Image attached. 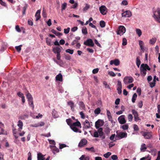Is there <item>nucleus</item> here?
Instances as JSON below:
<instances>
[{"label": "nucleus", "mask_w": 160, "mask_h": 160, "mask_svg": "<svg viewBox=\"0 0 160 160\" xmlns=\"http://www.w3.org/2000/svg\"><path fill=\"white\" fill-rule=\"evenodd\" d=\"M107 115L109 120H112V118L111 112L109 110H107Z\"/></svg>", "instance_id": "obj_31"}, {"label": "nucleus", "mask_w": 160, "mask_h": 160, "mask_svg": "<svg viewBox=\"0 0 160 160\" xmlns=\"http://www.w3.org/2000/svg\"><path fill=\"white\" fill-rule=\"evenodd\" d=\"M105 22L104 21H101L100 22V25L101 28H104L105 26Z\"/></svg>", "instance_id": "obj_42"}, {"label": "nucleus", "mask_w": 160, "mask_h": 160, "mask_svg": "<svg viewBox=\"0 0 160 160\" xmlns=\"http://www.w3.org/2000/svg\"><path fill=\"white\" fill-rule=\"evenodd\" d=\"M67 103L70 106L71 110L73 112L74 111V107L75 106L74 102L72 101H70L68 102Z\"/></svg>", "instance_id": "obj_15"}, {"label": "nucleus", "mask_w": 160, "mask_h": 160, "mask_svg": "<svg viewBox=\"0 0 160 160\" xmlns=\"http://www.w3.org/2000/svg\"><path fill=\"white\" fill-rule=\"evenodd\" d=\"M110 130L108 127H106L105 128L104 131L107 134L109 133L110 132Z\"/></svg>", "instance_id": "obj_57"}, {"label": "nucleus", "mask_w": 160, "mask_h": 160, "mask_svg": "<svg viewBox=\"0 0 160 160\" xmlns=\"http://www.w3.org/2000/svg\"><path fill=\"white\" fill-rule=\"evenodd\" d=\"M28 103L29 106L32 108V109L34 108V106L33 104V102L32 99L28 100Z\"/></svg>", "instance_id": "obj_41"}, {"label": "nucleus", "mask_w": 160, "mask_h": 160, "mask_svg": "<svg viewBox=\"0 0 160 160\" xmlns=\"http://www.w3.org/2000/svg\"><path fill=\"white\" fill-rule=\"evenodd\" d=\"M85 149L89 151H91L92 152H94V149L93 147H92L90 148H86Z\"/></svg>", "instance_id": "obj_54"}, {"label": "nucleus", "mask_w": 160, "mask_h": 160, "mask_svg": "<svg viewBox=\"0 0 160 160\" xmlns=\"http://www.w3.org/2000/svg\"><path fill=\"white\" fill-rule=\"evenodd\" d=\"M132 114L134 116L138 115V114L137 112L134 109L132 110Z\"/></svg>", "instance_id": "obj_58"}, {"label": "nucleus", "mask_w": 160, "mask_h": 160, "mask_svg": "<svg viewBox=\"0 0 160 160\" xmlns=\"http://www.w3.org/2000/svg\"><path fill=\"white\" fill-rule=\"evenodd\" d=\"M122 16L125 18H128L132 16L131 12L129 10L126 11L122 14Z\"/></svg>", "instance_id": "obj_9"}, {"label": "nucleus", "mask_w": 160, "mask_h": 160, "mask_svg": "<svg viewBox=\"0 0 160 160\" xmlns=\"http://www.w3.org/2000/svg\"><path fill=\"white\" fill-rule=\"evenodd\" d=\"M42 16L45 18L47 17L46 11L44 8H43V10L42 11Z\"/></svg>", "instance_id": "obj_51"}, {"label": "nucleus", "mask_w": 160, "mask_h": 160, "mask_svg": "<svg viewBox=\"0 0 160 160\" xmlns=\"http://www.w3.org/2000/svg\"><path fill=\"white\" fill-rule=\"evenodd\" d=\"M111 153L109 152H108L107 153L105 154L103 156L105 158H108L109 157V156L111 155Z\"/></svg>", "instance_id": "obj_55"}, {"label": "nucleus", "mask_w": 160, "mask_h": 160, "mask_svg": "<svg viewBox=\"0 0 160 160\" xmlns=\"http://www.w3.org/2000/svg\"><path fill=\"white\" fill-rule=\"evenodd\" d=\"M128 119L129 121L131 122L132 121L133 119V117L132 115L131 114H128Z\"/></svg>", "instance_id": "obj_46"}, {"label": "nucleus", "mask_w": 160, "mask_h": 160, "mask_svg": "<svg viewBox=\"0 0 160 160\" xmlns=\"http://www.w3.org/2000/svg\"><path fill=\"white\" fill-rule=\"evenodd\" d=\"M120 128L123 130H127L128 129L129 126L128 124L121 125H120Z\"/></svg>", "instance_id": "obj_29"}, {"label": "nucleus", "mask_w": 160, "mask_h": 160, "mask_svg": "<svg viewBox=\"0 0 160 160\" xmlns=\"http://www.w3.org/2000/svg\"><path fill=\"white\" fill-rule=\"evenodd\" d=\"M116 140H119L123 138H125L127 137L128 134L126 132H123L119 130L116 131Z\"/></svg>", "instance_id": "obj_1"}, {"label": "nucleus", "mask_w": 160, "mask_h": 160, "mask_svg": "<svg viewBox=\"0 0 160 160\" xmlns=\"http://www.w3.org/2000/svg\"><path fill=\"white\" fill-rule=\"evenodd\" d=\"M78 105L79 106V108L81 110L84 109L85 106L83 102L82 101H80L78 103Z\"/></svg>", "instance_id": "obj_28"}, {"label": "nucleus", "mask_w": 160, "mask_h": 160, "mask_svg": "<svg viewBox=\"0 0 160 160\" xmlns=\"http://www.w3.org/2000/svg\"><path fill=\"white\" fill-rule=\"evenodd\" d=\"M22 45H20L18 46H16L15 47L16 49L18 52H20L21 49V47H22Z\"/></svg>", "instance_id": "obj_47"}, {"label": "nucleus", "mask_w": 160, "mask_h": 160, "mask_svg": "<svg viewBox=\"0 0 160 160\" xmlns=\"http://www.w3.org/2000/svg\"><path fill=\"white\" fill-rule=\"evenodd\" d=\"M52 51L55 53L58 54L60 53L61 50L59 47H56L53 48Z\"/></svg>", "instance_id": "obj_22"}, {"label": "nucleus", "mask_w": 160, "mask_h": 160, "mask_svg": "<svg viewBox=\"0 0 160 160\" xmlns=\"http://www.w3.org/2000/svg\"><path fill=\"white\" fill-rule=\"evenodd\" d=\"M152 17L156 21L160 23V10L158 9L154 12Z\"/></svg>", "instance_id": "obj_3"}, {"label": "nucleus", "mask_w": 160, "mask_h": 160, "mask_svg": "<svg viewBox=\"0 0 160 160\" xmlns=\"http://www.w3.org/2000/svg\"><path fill=\"white\" fill-rule=\"evenodd\" d=\"M120 63V61L118 59H115L110 61V64L111 65L114 64L116 66H118Z\"/></svg>", "instance_id": "obj_11"}, {"label": "nucleus", "mask_w": 160, "mask_h": 160, "mask_svg": "<svg viewBox=\"0 0 160 160\" xmlns=\"http://www.w3.org/2000/svg\"><path fill=\"white\" fill-rule=\"evenodd\" d=\"M38 127L43 126L45 125V123L43 122H40L36 123Z\"/></svg>", "instance_id": "obj_40"}, {"label": "nucleus", "mask_w": 160, "mask_h": 160, "mask_svg": "<svg viewBox=\"0 0 160 160\" xmlns=\"http://www.w3.org/2000/svg\"><path fill=\"white\" fill-rule=\"evenodd\" d=\"M157 40V38H152L149 40V42L150 44L154 45L156 42Z\"/></svg>", "instance_id": "obj_30"}, {"label": "nucleus", "mask_w": 160, "mask_h": 160, "mask_svg": "<svg viewBox=\"0 0 160 160\" xmlns=\"http://www.w3.org/2000/svg\"><path fill=\"white\" fill-rule=\"evenodd\" d=\"M127 44V40L125 38H124L122 39V45L123 46L126 45Z\"/></svg>", "instance_id": "obj_53"}, {"label": "nucleus", "mask_w": 160, "mask_h": 160, "mask_svg": "<svg viewBox=\"0 0 160 160\" xmlns=\"http://www.w3.org/2000/svg\"><path fill=\"white\" fill-rule=\"evenodd\" d=\"M118 120L119 123L121 124H125L126 122L124 115H122L119 117L118 118Z\"/></svg>", "instance_id": "obj_8"}, {"label": "nucleus", "mask_w": 160, "mask_h": 160, "mask_svg": "<svg viewBox=\"0 0 160 160\" xmlns=\"http://www.w3.org/2000/svg\"><path fill=\"white\" fill-rule=\"evenodd\" d=\"M101 111L100 109L99 108H97L94 111V112L96 114H99L100 113Z\"/></svg>", "instance_id": "obj_45"}, {"label": "nucleus", "mask_w": 160, "mask_h": 160, "mask_svg": "<svg viewBox=\"0 0 160 160\" xmlns=\"http://www.w3.org/2000/svg\"><path fill=\"white\" fill-rule=\"evenodd\" d=\"M52 115L53 117L55 118H57L59 117L58 112L55 109H53L52 110Z\"/></svg>", "instance_id": "obj_20"}, {"label": "nucleus", "mask_w": 160, "mask_h": 160, "mask_svg": "<svg viewBox=\"0 0 160 160\" xmlns=\"http://www.w3.org/2000/svg\"><path fill=\"white\" fill-rule=\"evenodd\" d=\"M48 141L49 142V143L51 144L55 145L56 144V142L55 141L53 140H51L50 139H48Z\"/></svg>", "instance_id": "obj_59"}, {"label": "nucleus", "mask_w": 160, "mask_h": 160, "mask_svg": "<svg viewBox=\"0 0 160 160\" xmlns=\"http://www.w3.org/2000/svg\"><path fill=\"white\" fill-rule=\"evenodd\" d=\"M103 125L102 122L100 120H98L95 122V126L96 128H98Z\"/></svg>", "instance_id": "obj_14"}, {"label": "nucleus", "mask_w": 160, "mask_h": 160, "mask_svg": "<svg viewBox=\"0 0 160 160\" xmlns=\"http://www.w3.org/2000/svg\"><path fill=\"white\" fill-rule=\"evenodd\" d=\"M99 9L101 13L103 15H106L108 12L107 8L104 5H102L100 7Z\"/></svg>", "instance_id": "obj_7"}, {"label": "nucleus", "mask_w": 160, "mask_h": 160, "mask_svg": "<svg viewBox=\"0 0 160 160\" xmlns=\"http://www.w3.org/2000/svg\"><path fill=\"white\" fill-rule=\"evenodd\" d=\"M99 71V69L98 68H95L92 70V72L93 74L97 73Z\"/></svg>", "instance_id": "obj_63"}, {"label": "nucleus", "mask_w": 160, "mask_h": 160, "mask_svg": "<svg viewBox=\"0 0 160 160\" xmlns=\"http://www.w3.org/2000/svg\"><path fill=\"white\" fill-rule=\"evenodd\" d=\"M27 98L28 100L32 99V98L31 95L30 93H28L26 95Z\"/></svg>", "instance_id": "obj_48"}, {"label": "nucleus", "mask_w": 160, "mask_h": 160, "mask_svg": "<svg viewBox=\"0 0 160 160\" xmlns=\"http://www.w3.org/2000/svg\"><path fill=\"white\" fill-rule=\"evenodd\" d=\"M82 33L84 35H86L87 33V29L86 27H84L82 28Z\"/></svg>", "instance_id": "obj_39"}, {"label": "nucleus", "mask_w": 160, "mask_h": 160, "mask_svg": "<svg viewBox=\"0 0 160 160\" xmlns=\"http://www.w3.org/2000/svg\"><path fill=\"white\" fill-rule=\"evenodd\" d=\"M156 81H158L159 78L155 75L154 76L153 81L150 83V86L151 87L153 88L155 86Z\"/></svg>", "instance_id": "obj_12"}, {"label": "nucleus", "mask_w": 160, "mask_h": 160, "mask_svg": "<svg viewBox=\"0 0 160 160\" xmlns=\"http://www.w3.org/2000/svg\"><path fill=\"white\" fill-rule=\"evenodd\" d=\"M136 33L138 37H140L142 35V32L141 30L138 28H136Z\"/></svg>", "instance_id": "obj_32"}, {"label": "nucleus", "mask_w": 160, "mask_h": 160, "mask_svg": "<svg viewBox=\"0 0 160 160\" xmlns=\"http://www.w3.org/2000/svg\"><path fill=\"white\" fill-rule=\"evenodd\" d=\"M142 136L146 139H150L152 137V132H145L142 134Z\"/></svg>", "instance_id": "obj_10"}, {"label": "nucleus", "mask_w": 160, "mask_h": 160, "mask_svg": "<svg viewBox=\"0 0 160 160\" xmlns=\"http://www.w3.org/2000/svg\"><path fill=\"white\" fill-rule=\"evenodd\" d=\"M56 79L57 81H62V76L61 73H59L56 77Z\"/></svg>", "instance_id": "obj_25"}, {"label": "nucleus", "mask_w": 160, "mask_h": 160, "mask_svg": "<svg viewBox=\"0 0 160 160\" xmlns=\"http://www.w3.org/2000/svg\"><path fill=\"white\" fill-rule=\"evenodd\" d=\"M50 147L52 149V152L54 154H55L56 153L58 152H59V149L55 146L50 145Z\"/></svg>", "instance_id": "obj_17"}, {"label": "nucleus", "mask_w": 160, "mask_h": 160, "mask_svg": "<svg viewBox=\"0 0 160 160\" xmlns=\"http://www.w3.org/2000/svg\"><path fill=\"white\" fill-rule=\"evenodd\" d=\"M17 95L19 97L21 98L22 102L23 103H24L25 102V97L24 96L23 94L22 93L19 92L17 93Z\"/></svg>", "instance_id": "obj_21"}, {"label": "nucleus", "mask_w": 160, "mask_h": 160, "mask_svg": "<svg viewBox=\"0 0 160 160\" xmlns=\"http://www.w3.org/2000/svg\"><path fill=\"white\" fill-rule=\"evenodd\" d=\"M133 81V78L131 76L125 77L123 79L124 83L126 84L132 83Z\"/></svg>", "instance_id": "obj_5"}, {"label": "nucleus", "mask_w": 160, "mask_h": 160, "mask_svg": "<svg viewBox=\"0 0 160 160\" xmlns=\"http://www.w3.org/2000/svg\"><path fill=\"white\" fill-rule=\"evenodd\" d=\"M83 44L86 45L91 47H93L94 45L92 40L91 39H88L84 42Z\"/></svg>", "instance_id": "obj_6"}, {"label": "nucleus", "mask_w": 160, "mask_h": 160, "mask_svg": "<svg viewBox=\"0 0 160 160\" xmlns=\"http://www.w3.org/2000/svg\"><path fill=\"white\" fill-rule=\"evenodd\" d=\"M46 42L47 45L51 46V40L48 38H46Z\"/></svg>", "instance_id": "obj_37"}, {"label": "nucleus", "mask_w": 160, "mask_h": 160, "mask_svg": "<svg viewBox=\"0 0 160 160\" xmlns=\"http://www.w3.org/2000/svg\"><path fill=\"white\" fill-rule=\"evenodd\" d=\"M150 68L146 64H142L140 67V70L141 74L143 76H145L147 73V70H150Z\"/></svg>", "instance_id": "obj_2"}, {"label": "nucleus", "mask_w": 160, "mask_h": 160, "mask_svg": "<svg viewBox=\"0 0 160 160\" xmlns=\"http://www.w3.org/2000/svg\"><path fill=\"white\" fill-rule=\"evenodd\" d=\"M84 129H88L90 127V124L88 120H86L83 123Z\"/></svg>", "instance_id": "obj_16"}, {"label": "nucleus", "mask_w": 160, "mask_h": 160, "mask_svg": "<svg viewBox=\"0 0 160 160\" xmlns=\"http://www.w3.org/2000/svg\"><path fill=\"white\" fill-rule=\"evenodd\" d=\"M67 6V3L66 2H64L61 5V11H63L64 10Z\"/></svg>", "instance_id": "obj_34"}, {"label": "nucleus", "mask_w": 160, "mask_h": 160, "mask_svg": "<svg viewBox=\"0 0 160 160\" xmlns=\"http://www.w3.org/2000/svg\"><path fill=\"white\" fill-rule=\"evenodd\" d=\"M116 136L115 134H112L110 137V139L112 141H115L116 140Z\"/></svg>", "instance_id": "obj_38"}, {"label": "nucleus", "mask_w": 160, "mask_h": 160, "mask_svg": "<svg viewBox=\"0 0 160 160\" xmlns=\"http://www.w3.org/2000/svg\"><path fill=\"white\" fill-rule=\"evenodd\" d=\"M87 142V140L85 139H82L79 142L78 146L79 147H82L86 145Z\"/></svg>", "instance_id": "obj_13"}, {"label": "nucleus", "mask_w": 160, "mask_h": 160, "mask_svg": "<svg viewBox=\"0 0 160 160\" xmlns=\"http://www.w3.org/2000/svg\"><path fill=\"white\" fill-rule=\"evenodd\" d=\"M90 5L87 4H85V7L83 8V11H87L89 8Z\"/></svg>", "instance_id": "obj_49"}, {"label": "nucleus", "mask_w": 160, "mask_h": 160, "mask_svg": "<svg viewBox=\"0 0 160 160\" xmlns=\"http://www.w3.org/2000/svg\"><path fill=\"white\" fill-rule=\"evenodd\" d=\"M133 128L134 131H138L139 130V128L138 126L136 124H134L133 125Z\"/></svg>", "instance_id": "obj_64"}, {"label": "nucleus", "mask_w": 160, "mask_h": 160, "mask_svg": "<svg viewBox=\"0 0 160 160\" xmlns=\"http://www.w3.org/2000/svg\"><path fill=\"white\" fill-rule=\"evenodd\" d=\"M147 149V148L145 146V144L144 143H142L141 147L140 150L142 151H144L145 150Z\"/></svg>", "instance_id": "obj_36"}, {"label": "nucleus", "mask_w": 160, "mask_h": 160, "mask_svg": "<svg viewBox=\"0 0 160 160\" xmlns=\"http://www.w3.org/2000/svg\"><path fill=\"white\" fill-rule=\"evenodd\" d=\"M73 126L75 127H78L80 128H81V124L79 122L77 121L76 122H72V124L71 125L70 127Z\"/></svg>", "instance_id": "obj_23"}, {"label": "nucleus", "mask_w": 160, "mask_h": 160, "mask_svg": "<svg viewBox=\"0 0 160 160\" xmlns=\"http://www.w3.org/2000/svg\"><path fill=\"white\" fill-rule=\"evenodd\" d=\"M71 128L74 132H79L81 133V131L80 130L78 129L77 127H73V126L70 127Z\"/></svg>", "instance_id": "obj_26"}, {"label": "nucleus", "mask_w": 160, "mask_h": 160, "mask_svg": "<svg viewBox=\"0 0 160 160\" xmlns=\"http://www.w3.org/2000/svg\"><path fill=\"white\" fill-rule=\"evenodd\" d=\"M66 121L68 125L71 126L72 123V121L70 119H67Z\"/></svg>", "instance_id": "obj_43"}, {"label": "nucleus", "mask_w": 160, "mask_h": 160, "mask_svg": "<svg viewBox=\"0 0 160 160\" xmlns=\"http://www.w3.org/2000/svg\"><path fill=\"white\" fill-rule=\"evenodd\" d=\"M139 44L141 50L144 52L145 51L144 42L142 40H140L139 41Z\"/></svg>", "instance_id": "obj_19"}, {"label": "nucleus", "mask_w": 160, "mask_h": 160, "mask_svg": "<svg viewBox=\"0 0 160 160\" xmlns=\"http://www.w3.org/2000/svg\"><path fill=\"white\" fill-rule=\"evenodd\" d=\"M51 32L52 33L55 34L56 36H58L61 35H62L61 33L58 32H57L54 29L52 30Z\"/></svg>", "instance_id": "obj_33"}, {"label": "nucleus", "mask_w": 160, "mask_h": 160, "mask_svg": "<svg viewBox=\"0 0 160 160\" xmlns=\"http://www.w3.org/2000/svg\"><path fill=\"white\" fill-rule=\"evenodd\" d=\"M137 97V95L136 93H134L132 98V101L133 103H134L135 102V101L136 99V98Z\"/></svg>", "instance_id": "obj_35"}, {"label": "nucleus", "mask_w": 160, "mask_h": 160, "mask_svg": "<svg viewBox=\"0 0 160 160\" xmlns=\"http://www.w3.org/2000/svg\"><path fill=\"white\" fill-rule=\"evenodd\" d=\"M98 134L99 136L100 137L102 138V139H103L105 138V136L103 135V132H99V133H98Z\"/></svg>", "instance_id": "obj_56"}, {"label": "nucleus", "mask_w": 160, "mask_h": 160, "mask_svg": "<svg viewBox=\"0 0 160 160\" xmlns=\"http://www.w3.org/2000/svg\"><path fill=\"white\" fill-rule=\"evenodd\" d=\"M141 64V61L138 58V57L136 59V64L138 67H139L140 65Z\"/></svg>", "instance_id": "obj_50"}, {"label": "nucleus", "mask_w": 160, "mask_h": 160, "mask_svg": "<svg viewBox=\"0 0 160 160\" xmlns=\"http://www.w3.org/2000/svg\"><path fill=\"white\" fill-rule=\"evenodd\" d=\"M66 52L67 53H69L71 54H72L73 53V50L70 49H68L66 50Z\"/></svg>", "instance_id": "obj_44"}, {"label": "nucleus", "mask_w": 160, "mask_h": 160, "mask_svg": "<svg viewBox=\"0 0 160 160\" xmlns=\"http://www.w3.org/2000/svg\"><path fill=\"white\" fill-rule=\"evenodd\" d=\"M17 125L19 128L18 129V131H21V130L22 128V127L23 126V124L22 122L20 120H19L18 122V124Z\"/></svg>", "instance_id": "obj_27"}, {"label": "nucleus", "mask_w": 160, "mask_h": 160, "mask_svg": "<svg viewBox=\"0 0 160 160\" xmlns=\"http://www.w3.org/2000/svg\"><path fill=\"white\" fill-rule=\"evenodd\" d=\"M140 160H151V158L149 156L143 157L140 159Z\"/></svg>", "instance_id": "obj_52"}, {"label": "nucleus", "mask_w": 160, "mask_h": 160, "mask_svg": "<svg viewBox=\"0 0 160 160\" xmlns=\"http://www.w3.org/2000/svg\"><path fill=\"white\" fill-rule=\"evenodd\" d=\"M70 28H65L64 29V33L65 34L68 33L70 31Z\"/></svg>", "instance_id": "obj_62"}, {"label": "nucleus", "mask_w": 160, "mask_h": 160, "mask_svg": "<svg viewBox=\"0 0 160 160\" xmlns=\"http://www.w3.org/2000/svg\"><path fill=\"white\" fill-rule=\"evenodd\" d=\"M38 160H44V155H42L41 152H38L37 154Z\"/></svg>", "instance_id": "obj_18"}, {"label": "nucleus", "mask_w": 160, "mask_h": 160, "mask_svg": "<svg viewBox=\"0 0 160 160\" xmlns=\"http://www.w3.org/2000/svg\"><path fill=\"white\" fill-rule=\"evenodd\" d=\"M122 87H118L117 88V90L118 91V93L119 94H121L122 93Z\"/></svg>", "instance_id": "obj_61"}, {"label": "nucleus", "mask_w": 160, "mask_h": 160, "mask_svg": "<svg viewBox=\"0 0 160 160\" xmlns=\"http://www.w3.org/2000/svg\"><path fill=\"white\" fill-rule=\"evenodd\" d=\"M138 106L139 108H141L143 106L142 101H140L138 102Z\"/></svg>", "instance_id": "obj_60"}, {"label": "nucleus", "mask_w": 160, "mask_h": 160, "mask_svg": "<svg viewBox=\"0 0 160 160\" xmlns=\"http://www.w3.org/2000/svg\"><path fill=\"white\" fill-rule=\"evenodd\" d=\"M126 32V28L125 27L123 26H120L117 31V33L118 35L121 36L123 34Z\"/></svg>", "instance_id": "obj_4"}, {"label": "nucleus", "mask_w": 160, "mask_h": 160, "mask_svg": "<svg viewBox=\"0 0 160 160\" xmlns=\"http://www.w3.org/2000/svg\"><path fill=\"white\" fill-rule=\"evenodd\" d=\"M41 12V10H38L36 12L35 16L36 18V21L38 20L41 18L40 14Z\"/></svg>", "instance_id": "obj_24"}]
</instances>
